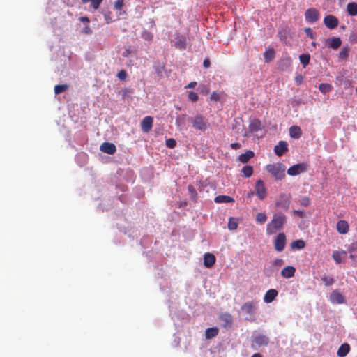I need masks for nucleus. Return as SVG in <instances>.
Here are the masks:
<instances>
[{
	"label": "nucleus",
	"mask_w": 357,
	"mask_h": 357,
	"mask_svg": "<svg viewBox=\"0 0 357 357\" xmlns=\"http://www.w3.org/2000/svg\"><path fill=\"white\" fill-rule=\"evenodd\" d=\"M336 228L341 234H345L349 231V224L345 220H339L337 222Z\"/></svg>",
	"instance_id": "obj_19"
},
{
	"label": "nucleus",
	"mask_w": 357,
	"mask_h": 357,
	"mask_svg": "<svg viewBox=\"0 0 357 357\" xmlns=\"http://www.w3.org/2000/svg\"><path fill=\"white\" fill-rule=\"evenodd\" d=\"M321 280L326 286L332 285L334 282L333 278L331 276L324 275L321 278Z\"/></svg>",
	"instance_id": "obj_41"
},
{
	"label": "nucleus",
	"mask_w": 357,
	"mask_h": 357,
	"mask_svg": "<svg viewBox=\"0 0 357 357\" xmlns=\"http://www.w3.org/2000/svg\"><path fill=\"white\" fill-rule=\"evenodd\" d=\"M79 20L84 23H89L90 22L89 18L86 16L81 17Z\"/></svg>",
	"instance_id": "obj_57"
},
{
	"label": "nucleus",
	"mask_w": 357,
	"mask_h": 357,
	"mask_svg": "<svg viewBox=\"0 0 357 357\" xmlns=\"http://www.w3.org/2000/svg\"><path fill=\"white\" fill-rule=\"evenodd\" d=\"M305 246V243L302 239L294 241L291 243V249L301 250V249H303Z\"/></svg>",
	"instance_id": "obj_31"
},
{
	"label": "nucleus",
	"mask_w": 357,
	"mask_h": 357,
	"mask_svg": "<svg viewBox=\"0 0 357 357\" xmlns=\"http://www.w3.org/2000/svg\"><path fill=\"white\" fill-rule=\"evenodd\" d=\"M292 213L301 218L305 216V213L303 210H293Z\"/></svg>",
	"instance_id": "obj_54"
},
{
	"label": "nucleus",
	"mask_w": 357,
	"mask_h": 357,
	"mask_svg": "<svg viewBox=\"0 0 357 357\" xmlns=\"http://www.w3.org/2000/svg\"><path fill=\"white\" fill-rule=\"evenodd\" d=\"M324 23L327 28L333 29L337 26L339 20L335 16L328 15L324 17Z\"/></svg>",
	"instance_id": "obj_12"
},
{
	"label": "nucleus",
	"mask_w": 357,
	"mask_h": 357,
	"mask_svg": "<svg viewBox=\"0 0 357 357\" xmlns=\"http://www.w3.org/2000/svg\"><path fill=\"white\" fill-rule=\"evenodd\" d=\"M124 5V0H116L114 2V8L116 10H121Z\"/></svg>",
	"instance_id": "obj_43"
},
{
	"label": "nucleus",
	"mask_w": 357,
	"mask_h": 357,
	"mask_svg": "<svg viewBox=\"0 0 357 357\" xmlns=\"http://www.w3.org/2000/svg\"><path fill=\"white\" fill-rule=\"evenodd\" d=\"M196 85H197L196 82H191L186 86V88L192 89V88H195Z\"/></svg>",
	"instance_id": "obj_58"
},
{
	"label": "nucleus",
	"mask_w": 357,
	"mask_h": 357,
	"mask_svg": "<svg viewBox=\"0 0 357 357\" xmlns=\"http://www.w3.org/2000/svg\"><path fill=\"white\" fill-rule=\"evenodd\" d=\"M267 220V216L265 213H259L256 215V221L259 224H263Z\"/></svg>",
	"instance_id": "obj_39"
},
{
	"label": "nucleus",
	"mask_w": 357,
	"mask_h": 357,
	"mask_svg": "<svg viewBox=\"0 0 357 357\" xmlns=\"http://www.w3.org/2000/svg\"><path fill=\"white\" fill-rule=\"evenodd\" d=\"M310 204V199L308 197H303L301 199V205L307 207Z\"/></svg>",
	"instance_id": "obj_48"
},
{
	"label": "nucleus",
	"mask_w": 357,
	"mask_h": 357,
	"mask_svg": "<svg viewBox=\"0 0 357 357\" xmlns=\"http://www.w3.org/2000/svg\"><path fill=\"white\" fill-rule=\"evenodd\" d=\"M216 203H229L234 202V199L230 196L227 195H219L215 198Z\"/></svg>",
	"instance_id": "obj_29"
},
{
	"label": "nucleus",
	"mask_w": 357,
	"mask_h": 357,
	"mask_svg": "<svg viewBox=\"0 0 357 357\" xmlns=\"http://www.w3.org/2000/svg\"><path fill=\"white\" fill-rule=\"evenodd\" d=\"M241 172L246 178H249L253 174V168L252 166L246 165L242 168Z\"/></svg>",
	"instance_id": "obj_34"
},
{
	"label": "nucleus",
	"mask_w": 357,
	"mask_h": 357,
	"mask_svg": "<svg viewBox=\"0 0 357 357\" xmlns=\"http://www.w3.org/2000/svg\"><path fill=\"white\" fill-rule=\"evenodd\" d=\"M330 301L334 304H342L345 303L344 296L337 290L333 291L330 294Z\"/></svg>",
	"instance_id": "obj_13"
},
{
	"label": "nucleus",
	"mask_w": 357,
	"mask_h": 357,
	"mask_svg": "<svg viewBox=\"0 0 357 357\" xmlns=\"http://www.w3.org/2000/svg\"><path fill=\"white\" fill-rule=\"evenodd\" d=\"M238 227V224L236 221L234 220L232 218L229 219V223H228V228L230 230H235Z\"/></svg>",
	"instance_id": "obj_46"
},
{
	"label": "nucleus",
	"mask_w": 357,
	"mask_h": 357,
	"mask_svg": "<svg viewBox=\"0 0 357 357\" xmlns=\"http://www.w3.org/2000/svg\"><path fill=\"white\" fill-rule=\"evenodd\" d=\"M296 269L294 266H288L281 271V275L284 278H290L295 274Z\"/></svg>",
	"instance_id": "obj_20"
},
{
	"label": "nucleus",
	"mask_w": 357,
	"mask_h": 357,
	"mask_svg": "<svg viewBox=\"0 0 357 357\" xmlns=\"http://www.w3.org/2000/svg\"><path fill=\"white\" fill-rule=\"evenodd\" d=\"M102 1L103 0H82V3L84 4L90 3V7L94 10H96L100 8Z\"/></svg>",
	"instance_id": "obj_27"
},
{
	"label": "nucleus",
	"mask_w": 357,
	"mask_h": 357,
	"mask_svg": "<svg viewBox=\"0 0 357 357\" xmlns=\"http://www.w3.org/2000/svg\"><path fill=\"white\" fill-rule=\"evenodd\" d=\"M255 194L260 200H264L267 196V190L264 181L259 179L255 183Z\"/></svg>",
	"instance_id": "obj_6"
},
{
	"label": "nucleus",
	"mask_w": 357,
	"mask_h": 357,
	"mask_svg": "<svg viewBox=\"0 0 357 357\" xmlns=\"http://www.w3.org/2000/svg\"><path fill=\"white\" fill-rule=\"evenodd\" d=\"M216 258L212 253L207 252L204 255V264L206 268H211L215 263Z\"/></svg>",
	"instance_id": "obj_17"
},
{
	"label": "nucleus",
	"mask_w": 357,
	"mask_h": 357,
	"mask_svg": "<svg viewBox=\"0 0 357 357\" xmlns=\"http://www.w3.org/2000/svg\"><path fill=\"white\" fill-rule=\"evenodd\" d=\"M333 87L330 84L321 83L319 86V89L323 93H327L332 90Z\"/></svg>",
	"instance_id": "obj_33"
},
{
	"label": "nucleus",
	"mask_w": 357,
	"mask_h": 357,
	"mask_svg": "<svg viewBox=\"0 0 357 357\" xmlns=\"http://www.w3.org/2000/svg\"><path fill=\"white\" fill-rule=\"evenodd\" d=\"M153 119L151 116H146L141 123V128L144 132H149L153 127Z\"/></svg>",
	"instance_id": "obj_14"
},
{
	"label": "nucleus",
	"mask_w": 357,
	"mask_h": 357,
	"mask_svg": "<svg viewBox=\"0 0 357 357\" xmlns=\"http://www.w3.org/2000/svg\"><path fill=\"white\" fill-rule=\"evenodd\" d=\"M251 357H263L261 354H259V353H256L255 354H253Z\"/></svg>",
	"instance_id": "obj_61"
},
{
	"label": "nucleus",
	"mask_w": 357,
	"mask_h": 357,
	"mask_svg": "<svg viewBox=\"0 0 357 357\" xmlns=\"http://www.w3.org/2000/svg\"><path fill=\"white\" fill-rule=\"evenodd\" d=\"M291 198L290 195L281 194L275 202L276 207L287 211L289 208Z\"/></svg>",
	"instance_id": "obj_5"
},
{
	"label": "nucleus",
	"mask_w": 357,
	"mask_h": 357,
	"mask_svg": "<svg viewBox=\"0 0 357 357\" xmlns=\"http://www.w3.org/2000/svg\"><path fill=\"white\" fill-rule=\"evenodd\" d=\"M295 80L298 84H300L303 82V77L301 75L297 76Z\"/></svg>",
	"instance_id": "obj_59"
},
{
	"label": "nucleus",
	"mask_w": 357,
	"mask_h": 357,
	"mask_svg": "<svg viewBox=\"0 0 357 357\" xmlns=\"http://www.w3.org/2000/svg\"><path fill=\"white\" fill-rule=\"evenodd\" d=\"M176 46L180 49L185 48V39L180 38L176 42Z\"/></svg>",
	"instance_id": "obj_47"
},
{
	"label": "nucleus",
	"mask_w": 357,
	"mask_h": 357,
	"mask_svg": "<svg viewBox=\"0 0 357 357\" xmlns=\"http://www.w3.org/2000/svg\"><path fill=\"white\" fill-rule=\"evenodd\" d=\"M274 248L277 252L284 250L286 245V236L284 233H279L273 241Z\"/></svg>",
	"instance_id": "obj_7"
},
{
	"label": "nucleus",
	"mask_w": 357,
	"mask_h": 357,
	"mask_svg": "<svg viewBox=\"0 0 357 357\" xmlns=\"http://www.w3.org/2000/svg\"><path fill=\"white\" fill-rule=\"evenodd\" d=\"M349 48L348 47H344L339 53V58L341 59H347L349 56Z\"/></svg>",
	"instance_id": "obj_38"
},
{
	"label": "nucleus",
	"mask_w": 357,
	"mask_h": 357,
	"mask_svg": "<svg viewBox=\"0 0 357 357\" xmlns=\"http://www.w3.org/2000/svg\"><path fill=\"white\" fill-rule=\"evenodd\" d=\"M342 254L345 255L346 252H344V251H343V252L333 251L332 257H333L334 261L337 264H340V263L342 262Z\"/></svg>",
	"instance_id": "obj_35"
},
{
	"label": "nucleus",
	"mask_w": 357,
	"mask_h": 357,
	"mask_svg": "<svg viewBox=\"0 0 357 357\" xmlns=\"http://www.w3.org/2000/svg\"><path fill=\"white\" fill-rule=\"evenodd\" d=\"M289 135L291 137L294 139H298L302 135V131L300 127L297 126H292L289 128Z\"/></svg>",
	"instance_id": "obj_24"
},
{
	"label": "nucleus",
	"mask_w": 357,
	"mask_h": 357,
	"mask_svg": "<svg viewBox=\"0 0 357 357\" xmlns=\"http://www.w3.org/2000/svg\"><path fill=\"white\" fill-rule=\"evenodd\" d=\"M261 130V123L259 119H255L249 124V130L255 132Z\"/></svg>",
	"instance_id": "obj_21"
},
{
	"label": "nucleus",
	"mask_w": 357,
	"mask_h": 357,
	"mask_svg": "<svg viewBox=\"0 0 357 357\" xmlns=\"http://www.w3.org/2000/svg\"><path fill=\"white\" fill-rule=\"evenodd\" d=\"M100 149L107 154L112 155L116 151V146L109 142H104L100 145Z\"/></svg>",
	"instance_id": "obj_15"
},
{
	"label": "nucleus",
	"mask_w": 357,
	"mask_h": 357,
	"mask_svg": "<svg viewBox=\"0 0 357 357\" xmlns=\"http://www.w3.org/2000/svg\"><path fill=\"white\" fill-rule=\"evenodd\" d=\"M253 195H254V192H252V191H250V192H249L248 193L247 197H248V198H250V197H252L253 196Z\"/></svg>",
	"instance_id": "obj_62"
},
{
	"label": "nucleus",
	"mask_w": 357,
	"mask_h": 357,
	"mask_svg": "<svg viewBox=\"0 0 357 357\" xmlns=\"http://www.w3.org/2000/svg\"><path fill=\"white\" fill-rule=\"evenodd\" d=\"M350 351V346L347 343L342 344L338 349L337 354L339 357H345Z\"/></svg>",
	"instance_id": "obj_23"
},
{
	"label": "nucleus",
	"mask_w": 357,
	"mask_h": 357,
	"mask_svg": "<svg viewBox=\"0 0 357 357\" xmlns=\"http://www.w3.org/2000/svg\"><path fill=\"white\" fill-rule=\"evenodd\" d=\"M347 10L351 16H356L357 15V3H349L347 6Z\"/></svg>",
	"instance_id": "obj_30"
},
{
	"label": "nucleus",
	"mask_w": 357,
	"mask_h": 357,
	"mask_svg": "<svg viewBox=\"0 0 357 357\" xmlns=\"http://www.w3.org/2000/svg\"><path fill=\"white\" fill-rule=\"evenodd\" d=\"M278 292L276 289H271L266 291L264 297V301L270 303L277 297Z\"/></svg>",
	"instance_id": "obj_18"
},
{
	"label": "nucleus",
	"mask_w": 357,
	"mask_h": 357,
	"mask_svg": "<svg viewBox=\"0 0 357 357\" xmlns=\"http://www.w3.org/2000/svg\"><path fill=\"white\" fill-rule=\"evenodd\" d=\"M185 117L186 114H183L182 116L176 118V125L177 126L178 128H181L183 126Z\"/></svg>",
	"instance_id": "obj_44"
},
{
	"label": "nucleus",
	"mask_w": 357,
	"mask_h": 357,
	"mask_svg": "<svg viewBox=\"0 0 357 357\" xmlns=\"http://www.w3.org/2000/svg\"><path fill=\"white\" fill-rule=\"evenodd\" d=\"M305 33H306V35L310 37L311 39H315V36H314V33H313L312 30L311 28H305V30H304Z\"/></svg>",
	"instance_id": "obj_51"
},
{
	"label": "nucleus",
	"mask_w": 357,
	"mask_h": 357,
	"mask_svg": "<svg viewBox=\"0 0 357 357\" xmlns=\"http://www.w3.org/2000/svg\"><path fill=\"white\" fill-rule=\"evenodd\" d=\"M127 54H128V52H126V54H125V53L123 54V56H127Z\"/></svg>",
	"instance_id": "obj_64"
},
{
	"label": "nucleus",
	"mask_w": 357,
	"mask_h": 357,
	"mask_svg": "<svg viewBox=\"0 0 357 357\" xmlns=\"http://www.w3.org/2000/svg\"><path fill=\"white\" fill-rule=\"evenodd\" d=\"M312 45H313L314 47H315V46H316V43H315V42H312Z\"/></svg>",
	"instance_id": "obj_63"
},
{
	"label": "nucleus",
	"mask_w": 357,
	"mask_h": 357,
	"mask_svg": "<svg viewBox=\"0 0 357 357\" xmlns=\"http://www.w3.org/2000/svg\"><path fill=\"white\" fill-rule=\"evenodd\" d=\"M104 17H105V20L106 21V22L107 24L112 23L113 22L112 18V13L111 12H107V13H104Z\"/></svg>",
	"instance_id": "obj_53"
},
{
	"label": "nucleus",
	"mask_w": 357,
	"mask_h": 357,
	"mask_svg": "<svg viewBox=\"0 0 357 357\" xmlns=\"http://www.w3.org/2000/svg\"><path fill=\"white\" fill-rule=\"evenodd\" d=\"M210 99L212 101H219L220 99V96L218 93L213 91L211 95Z\"/></svg>",
	"instance_id": "obj_52"
},
{
	"label": "nucleus",
	"mask_w": 357,
	"mask_h": 357,
	"mask_svg": "<svg viewBox=\"0 0 357 357\" xmlns=\"http://www.w3.org/2000/svg\"><path fill=\"white\" fill-rule=\"evenodd\" d=\"M287 143L285 141H280L278 145L274 147V151L278 156H282L288 151Z\"/></svg>",
	"instance_id": "obj_16"
},
{
	"label": "nucleus",
	"mask_w": 357,
	"mask_h": 357,
	"mask_svg": "<svg viewBox=\"0 0 357 357\" xmlns=\"http://www.w3.org/2000/svg\"><path fill=\"white\" fill-rule=\"evenodd\" d=\"M299 60L303 68H305L310 63V55L309 54H302L299 56Z\"/></svg>",
	"instance_id": "obj_32"
},
{
	"label": "nucleus",
	"mask_w": 357,
	"mask_h": 357,
	"mask_svg": "<svg viewBox=\"0 0 357 357\" xmlns=\"http://www.w3.org/2000/svg\"><path fill=\"white\" fill-rule=\"evenodd\" d=\"M176 142L174 139L169 138L166 140V146L168 148L173 149L176 146Z\"/></svg>",
	"instance_id": "obj_45"
},
{
	"label": "nucleus",
	"mask_w": 357,
	"mask_h": 357,
	"mask_svg": "<svg viewBox=\"0 0 357 357\" xmlns=\"http://www.w3.org/2000/svg\"><path fill=\"white\" fill-rule=\"evenodd\" d=\"M220 318L226 324H231L232 323V317L229 313L222 314Z\"/></svg>",
	"instance_id": "obj_37"
},
{
	"label": "nucleus",
	"mask_w": 357,
	"mask_h": 357,
	"mask_svg": "<svg viewBox=\"0 0 357 357\" xmlns=\"http://www.w3.org/2000/svg\"><path fill=\"white\" fill-rule=\"evenodd\" d=\"M275 50L273 47H268L264 52L265 61L269 63L275 58Z\"/></svg>",
	"instance_id": "obj_22"
},
{
	"label": "nucleus",
	"mask_w": 357,
	"mask_h": 357,
	"mask_svg": "<svg viewBox=\"0 0 357 357\" xmlns=\"http://www.w3.org/2000/svg\"><path fill=\"white\" fill-rule=\"evenodd\" d=\"M191 126L197 131L205 132L210 126L208 119L201 114H197L189 119Z\"/></svg>",
	"instance_id": "obj_2"
},
{
	"label": "nucleus",
	"mask_w": 357,
	"mask_h": 357,
	"mask_svg": "<svg viewBox=\"0 0 357 357\" xmlns=\"http://www.w3.org/2000/svg\"><path fill=\"white\" fill-rule=\"evenodd\" d=\"M269 342V339L267 336L264 335H259L253 338L252 347L255 349H257V348L266 346Z\"/></svg>",
	"instance_id": "obj_10"
},
{
	"label": "nucleus",
	"mask_w": 357,
	"mask_h": 357,
	"mask_svg": "<svg viewBox=\"0 0 357 357\" xmlns=\"http://www.w3.org/2000/svg\"><path fill=\"white\" fill-rule=\"evenodd\" d=\"M308 169L307 163H298L294 165L287 169V174L290 176H296L301 173L305 172Z\"/></svg>",
	"instance_id": "obj_8"
},
{
	"label": "nucleus",
	"mask_w": 357,
	"mask_h": 357,
	"mask_svg": "<svg viewBox=\"0 0 357 357\" xmlns=\"http://www.w3.org/2000/svg\"><path fill=\"white\" fill-rule=\"evenodd\" d=\"M142 38L145 40L151 41L153 38V35L148 31H144L142 33Z\"/></svg>",
	"instance_id": "obj_40"
},
{
	"label": "nucleus",
	"mask_w": 357,
	"mask_h": 357,
	"mask_svg": "<svg viewBox=\"0 0 357 357\" xmlns=\"http://www.w3.org/2000/svg\"><path fill=\"white\" fill-rule=\"evenodd\" d=\"M188 98L192 102H196L199 100V96L197 93H195L193 91H190L188 93Z\"/></svg>",
	"instance_id": "obj_42"
},
{
	"label": "nucleus",
	"mask_w": 357,
	"mask_h": 357,
	"mask_svg": "<svg viewBox=\"0 0 357 357\" xmlns=\"http://www.w3.org/2000/svg\"><path fill=\"white\" fill-rule=\"evenodd\" d=\"M69 86L68 84H59V85H56L54 86V93L56 94H59L62 92H64L66 91V90H68Z\"/></svg>",
	"instance_id": "obj_36"
},
{
	"label": "nucleus",
	"mask_w": 357,
	"mask_h": 357,
	"mask_svg": "<svg viewBox=\"0 0 357 357\" xmlns=\"http://www.w3.org/2000/svg\"><path fill=\"white\" fill-rule=\"evenodd\" d=\"M292 61L290 56L282 57L277 63L278 68L280 71H287L291 66Z\"/></svg>",
	"instance_id": "obj_11"
},
{
	"label": "nucleus",
	"mask_w": 357,
	"mask_h": 357,
	"mask_svg": "<svg viewBox=\"0 0 357 357\" xmlns=\"http://www.w3.org/2000/svg\"><path fill=\"white\" fill-rule=\"evenodd\" d=\"M287 222V216L281 213H275L272 220L266 225V234L271 235L275 234L278 231L283 229Z\"/></svg>",
	"instance_id": "obj_1"
},
{
	"label": "nucleus",
	"mask_w": 357,
	"mask_h": 357,
	"mask_svg": "<svg viewBox=\"0 0 357 357\" xmlns=\"http://www.w3.org/2000/svg\"><path fill=\"white\" fill-rule=\"evenodd\" d=\"M328 47L333 50L339 48L342 44V40L340 38L333 37L328 39Z\"/></svg>",
	"instance_id": "obj_25"
},
{
	"label": "nucleus",
	"mask_w": 357,
	"mask_h": 357,
	"mask_svg": "<svg viewBox=\"0 0 357 357\" xmlns=\"http://www.w3.org/2000/svg\"><path fill=\"white\" fill-rule=\"evenodd\" d=\"M241 311L247 314L246 319L250 321H253L255 320V313L257 310V302L255 301H248L244 303L241 307Z\"/></svg>",
	"instance_id": "obj_4"
},
{
	"label": "nucleus",
	"mask_w": 357,
	"mask_h": 357,
	"mask_svg": "<svg viewBox=\"0 0 357 357\" xmlns=\"http://www.w3.org/2000/svg\"><path fill=\"white\" fill-rule=\"evenodd\" d=\"M266 169L277 180H282L285 177L286 167L281 162L269 164L266 165Z\"/></svg>",
	"instance_id": "obj_3"
},
{
	"label": "nucleus",
	"mask_w": 357,
	"mask_h": 357,
	"mask_svg": "<svg viewBox=\"0 0 357 357\" xmlns=\"http://www.w3.org/2000/svg\"><path fill=\"white\" fill-rule=\"evenodd\" d=\"M230 147L232 149H238L241 148V144L238 142H234V143H231L230 144Z\"/></svg>",
	"instance_id": "obj_55"
},
{
	"label": "nucleus",
	"mask_w": 357,
	"mask_h": 357,
	"mask_svg": "<svg viewBox=\"0 0 357 357\" xmlns=\"http://www.w3.org/2000/svg\"><path fill=\"white\" fill-rule=\"evenodd\" d=\"M272 264L275 267H281L284 264V261L282 259H276L273 261Z\"/></svg>",
	"instance_id": "obj_49"
},
{
	"label": "nucleus",
	"mask_w": 357,
	"mask_h": 357,
	"mask_svg": "<svg viewBox=\"0 0 357 357\" xmlns=\"http://www.w3.org/2000/svg\"><path fill=\"white\" fill-rule=\"evenodd\" d=\"M117 77L120 80H125L127 77V73L125 70H121L118 74Z\"/></svg>",
	"instance_id": "obj_50"
},
{
	"label": "nucleus",
	"mask_w": 357,
	"mask_h": 357,
	"mask_svg": "<svg viewBox=\"0 0 357 357\" xmlns=\"http://www.w3.org/2000/svg\"><path fill=\"white\" fill-rule=\"evenodd\" d=\"M255 155L252 151H247L245 153H242L238 156V160L242 163L248 162Z\"/></svg>",
	"instance_id": "obj_26"
},
{
	"label": "nucleus",
	"mask_w": 357,
	"mask_h": 357,
	"mask_svg": "<svg viewBox=\"0 0 357 357\" xmlns=\"http://www.w3.org/2000/svg\"><path fill=\"white\" fill-rule=\"evenodd\" d=\"M320 17L319 11L314 8L307 9L305 12V20L309 23H314L319 20Z\"/></svg>",
	"instance_id": "obj_9"
},
{
	"label": "nucleus",
	"mask_w": 357,
	"mask_h": 357,
	"mask_svg": "<svg viewBox=\"0 0 357 357\" xmlns=\"http://www.w3.org/2000/svg\"><path fill=\"white\" fill-rule=\"evenodd\" d=\"M211 62L208 59H205L203 62V66L205 68H208L210 67Z\"/></svg>",
	"instance_id": "obj_56"
},
{
	"label": "nucleus",
	"mask_w": 357,
	"mask_h": 357,
	"mask_svg": "<svg viewBox=\"0 0 357 357\" xmlns=\"http://www.w3.org/2000/svg\"><path fill=\"white\" fill-rule=\"evenodd\" d=\"M84 31L86 33H91V31L90 29V28L86 26L84 29Z\"/></svg>",
	"instance_id": "obj_60"
},
{
	"label": "nucleus",
	"mask_w": 357,
	"mask_h": 357,
	"mask_svg": "<svg viewBox=\"0 0 357 357\" xmlns=\"http://www.w3.org/2000/svg\"><path fill=\"white\" fill-rule=\"evenodd\" d=\"M219 330L217 327L208 328L206 330L205 337L206 339H211L216 337Z\"/></svg>",
	"instance_id": "obj_28"
}]
</instances>
